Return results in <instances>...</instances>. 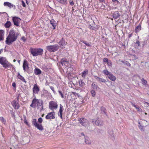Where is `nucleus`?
<instances>
[{"mask_svg":"<svg viewBox=\"0 0 149 149\" xmlns=\"http://www.w3.org/2000/svg\"><path fill=\"white\" fill-rule=\"evenodd\" d=\"M88 28L92 30L96 31L99 29V26L98 25H96L95 26H93L91 25H89L88 26Z\"/></svg>","mask_w":149,"mask_h":149,"instance_id":"18","label":"nucleus"},{"mask_svg":"<svg viewBox=\"0 0 149 149\" xmlns=\"http://www.w3.org/2000/svg\"><path fill=\"white\" fill-rule=\"evenodd\" d=\"M104 73L105 74L107 75L108 76L111 73L109 72L107 70H104L103 71Z\"/></svg>","mask_w":149,"mask_h":149,"instance_id":"37","label":"nucleus"},{"mask_svg":"<svg viewBox=\"0 0 149 149\" xmlns=\"http://www.w3.org/2000/svg\"><path fill=\"white\" fill-rule=\"evenodd\" d=\"M41 71L39 68H36L34 70V73L36 75H38L41 73Z\"/></svg>","mask_w":149,"mask_h":149,"instance_id":"20","label":"nucleus"},{"mask_svg":"<svg viewBox=\"0 0 149 149\" xmlns=\"http://www.w3.org/2000/svg\"><path fill=\"white\" fill-rule=\"evenodd\" d=\"M85 142L87 144H90L91 143V141L90 140L89 138L88 137H85Z\"/></svg>","mask_w":149,"mask_h":149,"instance_id":"25","label":"nucleus"},{"mask_svg":"<svg viewBox=\"0 0 149 149\" xmlns=\"http://www.w3.org/2000/svg\"><path fill=\"white\" fill-rule=\"evenodd\" d=\"M135 108L137 109L138 111H140L141 110V109L139 107H136Z\"/></svg>","mask_w":149,"mask_h":149,"instance_id":"55","label":"nucleus"},{"mask_svg":"<svg viewBox=\"0 0 149 149\" xmlns=\"http://www.w3.org/2000/svg\"><path fill=\"white\" fill-rule=\"evenodd\" d=\"M3 67L5 68H13V65L9 62L7 60L2 65Z\"/></svg>","mask_w":149,"mask_h":149,"instance_id":"11","label":"nucleus"},{"mask_svg":"<svg viewBox=\"0 0 149 149\" xmlns=\"http://www.w3.org/2000/svg\"><path fill=\"white\" fill-rule=\"evenodd\" d=\"M43 102L42 100L35 98L32 100L30 106L34 108L37 106L38 109H40V111H41L43 109Z\"/></svg>","mask_w":149,"mask_h":149,"instance_id":"2","label":"nucleus"},{"mask_svg":"<svg viewBox=\"0 0 149 149\" xmlns=\"http://www.w3.org/2000/svg\"><path fill=\"white\" fill-rule=\"evenodd\" d=\"M59 46L57 45L47 46L46 49L50 52H54L57 51L59 48Z\"/></svg>","mask_w":149,"mask_h":149,"instance_id":"4","label":"nucleus"},{"mask_svg":"<svg viewBox=\"0 0 149 149\" xmlns=\"http://www.w3.org/2000/svg\"><path fill=\"white\" fill-rule=\"evenodd\" d=\"M119 61H120V62H121L122 63H124V64H125V62H124V61H123L122 60L119 59Z\"/></svg>","mask_w":149,"mask_h":149,"instance_id":"59","label":"nucleus"},{"mask_svg":"<svg viewBox=\"0 0 149 149\" xmlns=\"http://www.w3.org/2000/svg\"><path fill=\"white\" fill-rule=\"evenodd\" d=\"M50 24L52 25V26L53 27V29H55V27H56V22L54 19H52L50 21Z\"/></svg>","mask_w":149,"mask_h":149,"instance_id":"27","label":"nucleus"},{"mask_svg":"<svg viewBox=\"0 0 149 149\" xmlns=\"http://www.w3.org/2000/svg\"><path fill=\"white\" fill-rule=\"evenodd\" d=\"M55 113L54 112H52L48 113L46 116L45 118L46 119H52L55 118Z\"/></svg>","mask_w":149,"mask_h":149,"instance_id":"10","label":"nucleus"},{"mask_svg":"<svg viewBox=\"0 0 149 149\" xmlns=\"http://www.w3.org/2000/svg\"><path fill=\"white\" fill-rule=\"evenodd\" d=\"M35 127L40 130L42 131L43 130V127L41 124H38Z\"/></svg>","mask_w":149,"mask_h":149,"instance_id":"29","label":"nucleus"},{"mask_svg":"<svg viewBox=\"0 0 149 149\" xmlns=\"http://www.w3.org/2000/svg\"><path fill=\"white\" fill-rule=\"evenodd\" d=\"M99 1H100V2H104L105 0H98Z\"/></svg>","mask_w":149,"mask_h":149,"instance_id":"61","label":"nucleus"},{"mask_svg":"<svg viewBox=\"0 0 149 149\" xmlns=\"http://www.w3.org/2000/svg\"><path fill=\"white\" fill-rule=\"evenodd\" d=\"M59 3L63 5H66L68 3L67 0H56Z\"/></svg>","mask_w":149,"mask_h":149,"instance_id":"24","label":"nucleus"},{"mask_svg":"<svg viewBox=\"0 0 149 149\" xmlns=\"http://www.w3.org/2000/svg\"><path fill=\"white\" fill-rule=\"evenodd\" d=\"M58 107L56 102L54 101H51L49 102V107L51 110L53 111L54 109H56Z\"/></svg>","mask_w":149,"mask_h":149,"instance_id":"5","label":"nucleus"},{"mask_svg":"<svg viewBox=\"0 0 149 149\" xmlns=\"http://www.w3.org/2000/svg\"><path fill=\"white\" fill-rule=\"evenodd\" d=\"M11 25V23L10 21H7L4 24V26L6 28H9Z\"/></svg>","mask_w":149,"mask_h":149,"instance_id":"30","label":"nucleus"},{"mask_svg":"<svg viewBox=\"0 0 149 149\" xmlns=\"http://www.w3.org/2000/svg\"><path fill=\"white\" fill-rule=\"evenodd\" d=\"M139 127L141 131H143V127L141 125H139Z\"/></svg>","mask_w":149,"mask_h":149,"instance_id":"47","label":"nucleus"},{"mask_svg":"<svg viewBox=\"0 0 149 149\" xmlns=\"http://www.w3.org/2000/svg\"><path fill=\"white\" fill-rule=\"evenodd\" d=\"M107 64L109 66H111L112 65V63L111 61L109 60L107 62Z\"/></svg>","mask_w":149,"mask_h":149,"instance_id":"43","label":"nucleus"},{"mask_svg":"<svg viewBox=\"0 0 149 149\" xmlns=\"http://www.w3.org/2000/svg\"><path fill=\"white\" fill-rule=\"evenodd\" d=\"M4 31L3 30H0V41L3 40V36L4 35Z\"/></svg>","mask_w":149,"mask_h":149,"instance_id":"26","label":"nucleus"},{"mask_svg":"<svg viewBox=\"0 0 149 149\" xmlns=\"http://www.w3.org/2000/svg\"><path fill=\"white\" fill-rule=\"evenodd\" d=\"M112 1L113 2V4L115 5L120 3V2L118 0H112Z\"/></svg>","mask_w":149,"mask_h":149,"instance_id":"35","label":"nucleus"},{"mask_svg":"<svg viewBox=\"0 0 149 149\" xmlns=\"http://www.w3.org/2000/svg\"><path fill=\"white\" fill-rule=\"evenodd\" d=\"M92 123L93 124H95L96 125L99 126H102L103 125V121L99 119L98 118L93 119Z\"/></svg>","mask_w":149,"mask_h":149,"instance_id":"6","label":"nucleus"},{"mask_svg":"<svg viewBox=\"0 0 149 149\" xmlns=\"http://www.w3.org/2000/svg\"><path fill=\"white\" fill-rule=\"evenodd\" d=\"M119 16H120V15L118 11L113 12V17L114 19H117Z\"/></svg>","mask_w":149,"mask_h":149,"instance_id":"19","label":"nucleus"},{"mask_svg":"<svg viewBox=\"0 0 149 149\" xmlns=\"http://www.w3.org/2000/svg\"><path fill=\"white\" fill-rule=\"evenodd\" d=\"M72 93L73 95H74L75 96H77L78 97H79L80 95L78 94V93L75 92H72Z\"/></svg>","mask_w":149,"mask_h":149,"instance_id":"44","label":"nucleus"},{"mask_svg":"<svg viewBox=\"0 0 149 149\" xmlns=\"http://www.w3.org/2000/svg\"><path fill=\"white\" fill-rule=\"evenodd\" d=\"M135 43L137 45L138 47L140 45V42L138 40H137Z\"/></svg>","mask_w":149,"mask_h":149,"instance_id":"48","label":"nucleus"},{"mask_svg":"<svg viewBox=\"0 0 149 149\" xmlns=\"http://www.w3.org/2000/svg\"><path fill=\"white\" fill-rule=\"evenodd\" d=\"M32 123L34 126H36L38 123H37L36 119H34L33 120Z\"/></svg>","mask_w":149,"mask_h":149,"instance_id":"34","label":"nucleus"},{"mask_svg":"<svg viewBox=\"0 0 149 149\" xmlns=\"http://www.w3.org/2000/svg\"><path fill=\"white\" fill-rule=\"evenodd\" d=\"M50 88L52 90V91H53V92L54 93H55V91H54V87L52 86H50Z\"/></svg>","mask_w":149,"mask_h":149,"instance_id":"52","label":"nucleus"},{"mask_svg":"<svg viewBox=\"0 0 149 149\" xmlns=\"http://www.w3.org/2000/svg\"><path fill=\"white\" fill-rule=\"evenodd\" d=\"M132 33L130 34L128 36V37L129 38H130L132 36Z\"/></svg>","mask_w":149,"mask_h":149,"instance_id":"62","label":"nucleus"},{"mask_svg":"<svg viewBox=\"0 0 149 149\" xmlns=\"http://www.w3.org/2000/svg\"><path fill=\"white\" fill-rule=\"evenodd\" d=\"M91 92L93 97H94L96 95V92L94 90H91Z\"/></svg>","mask_w":149,"mask_h":149,"instance_id":"38","label":"nucleus"},{"mask_svg":"<svg viewBox=\"0 0 149 149\" xmlns=\"http://www.w3.org/2000/svg\"><path fill=\"white\" fill-rule=\"evenodd\" d=\"M3 49H1L0 50V54H1V52H3Z\"/></svg>","mask_w":149,"mask_h":149,"instance_id":"63","label":"nucleus"},{"mask_svg":"<svg viewBox=\"0 0 149 149\" xmlns=\"http://www.w3.org/2000/svg\"><path fill=\"white\" fill-rule=\"evenodd\" d=\"M141 26L140 25H139L135 28L134 30L135 32L136 33L138 32L141 30Z\"/></svg>","mask_w":149,"mask_h":149,"instance_id":"32","label":"nucleus"},{"mask_svg":"<svg viewBox=\"0 0 149 149\" xmlns=\"http://www.w3.org/2000/svg\"><path fill=\"white\" fill-rule=\"evenodd\" d=\"M40 91V89L36 84H35L33 88V94H38Z\"/></svg>","mask_w":149,"mask_h":149,"instance_id":"13","label":"nucleus"},{"mask_svg":"<svg viewBox=\"0 0 149 149\" xmlns=\"http://www.w3.org/2000/svg\"><path fill=\"white\" fill-rule=\"evenodd\" d=\"M7 60L6 58L5 57H0V64L3 65Z\"/></svg>","mask_w":149,"mask_h":149,"instance_id":"21","label":"nucleus"},{"mask_svg":"<svg viewBox=\"0 0 149 149\" xmlns=\"http://www.w3.org/2000/svg\"><path fill=\"white\" fill-rule=\"evenodd\" d=\"M22 5L24 7H25L26 6V4L23 1H22Z\"/></svg>","mask_w":149,"mask_h":149,"instance_id":"56","label":"nucleus"},{"mask_svg":"<svg viewBox=\"0 0 149 149\" xmlns=\"http://www.w3.org/2000/svg\"><path fill=\"white\" fill-rule=\"evenodd\" d=\"M105 8V6L104 5H103V4H102L101 7L100 8L102 9H104Z\"/></svg>","mask_w":149,"mask_h":149,"instance_id":"50","label":"nucleus"},{"mask_svg":"<svg viewBox=\"0 0 149 149\" xmlns=\"http://www.w3.org/2000/svg\"><path fill=\"white\" fill-rule=\"evenodd\" d=\"M88 71L87 70H86L82 72V77H83L85 78L86 76L88 74Z\"/></svg>","mask_w":149,"mask_h":149,"instance_id":"31","label":"nucleus"},{"mask_svg":"<svg viewBox=\"0 0 149 149\" xmlns=\"http://www.w3.org/2000/svg\"><path fill=\"white\" fill-rule=\"evenodd\" d=\"M82 42L84 44H85L88 47H90L91 46V45L88 42H87L85 40H83L82 41Z\"/></svg>","mask_w":149,"mask_h":149,"instance_id":"36","label":"nucleus"},{"mask_svg":"<svg viewBox=\"0 0 149 149\" xmlns=\"http://www.w3.org/2000/svg\"><path fill=\"white\" fill-rule=\"evenodd\" d=\"M22 66L24 72H25L26 69H28L29 68L28 63L26 60H24Z\"/></svg>","mask_w":149,"mask_h":149,"instance_id":"16","label":"nucleus"},{"mask_svg":"<svg viewBox=\"0 0 149 149\" xmlns=\"http://www.w3.org/2000/svg\"><path fill=\"white\" fill-rule=\"evenodd\" d=\"M61 64L65 68L68 67L69 65V61L67 60V59L65 58L61 59Z\"/></svg>","mask_w":149,"mask_h":149,"instance_id":"9","label":"nucleus"},{"mask_svg":"<svg viewBox=\"0 0 149 149\" xmlns=\"http://www.w3.org/2000/svg\"><path fill=\"white\" fill-rule=\"evenodd\" d=\"M12 86L15 89L16 88V83L15 82H13L12 84Z\"/></svg>","mask_w":149,"mask_h":149,"instance_id":"51","label":"nucleus"},{"mask_svg":"<svg viewBox=\"0 0 149 149\" xmlns=\"http://www.w3.org/2000/svg\"><path fill=\"white\" fill-rule=\"evenodd\" d=\"M92 86L93 89H97V86L94 83H93L92 84Z\"/></svg>","mask_w":149,"mask_h":149,"instance_id":"40","label":"nucleus"},{"mask_svg":"<svg viewBox=\"0 0 149 149\" xmlns=\"http://www.w3.org/2000/svg\"><path fill=\"white\" fill-rule=\"evenodd\" d=\"M108 59L107 58H104L103 59V61L105 62H106L107 63L108 61H109Z\"/></svg>","mask_w":149,"mask_h":149,"instance_id":"54","label":"nucleus"},{"mask_svg":"<svg viewBox=\"0 0 149 149\" xmlns=\"http://www.w3.org/2000/svg\"><path fill=\"white\" fill-rule=\"evenodd\" d=\"M58 92L61 95V97L62 98H63L64 97L63 94L62 92L61 91L59 90L58 91Z\"/></svg>","mask_w":149,"mask_h":149,"instance_id":"45","label":"nucleus"},{"mask_svg":"<svg viewBox=\"0 0 149 149\" xmlns=\"http://www.w3.org/2000/svg\"><path fill=\"white\" fill-rule=\"evenodd\" d=\"M58 44L60 46H63L65 45V41L63 38H62L60 41L59 42Z\"/></svg>","mask_w":149,"mask_h":149,"instance_id":"28","label":"nucleus"},{"mask_svg":"<svg viewBox=\"0 0 149 149\" xmlns=\"http://www.w3.org/2000/svg\"><path fill=\"white\" fill-rule=\"evenodd\" d=\"M0 120L4 124L6 123V121L4 120V118L2 117H0Z\"/></svg>","mask_w":149,"mask_h":149,"instance_id":"39","label":"nucleus"},{"mask_svg":"<svg viewBox=\"0 0 149 149\" xmlns=\"http://www.w3.org/2000/svg\"><path fill=\"white\" fill-rule=\"evenodd\" d=\"M95 78L98 82L100 83L104 82L105 83L107 82L106 80L102 78H100L97 76L95 75L94 76Z\"/></svg>","mask_w":149,"mask_h":149,"instance_id":"17","label":"nucleus"},{"mask_svg":"<svg viewBox=\"0 0 149 149\" xmlns=\"http://www.w3.org/2000/svg\"><path fill=\"white\" fill-rule=\"evenodd\" d=\"M81 136H84V133L82 132L81 133Z\"/></svg>","mask_w":149,"mask_h":149,"instance_id":"64","label":"nucleus"},{"mask_svg":"<svg viewBox=\"0 0 149 149\" xmlns=\"http://www.w3.org/2000/svg\"><path fill=\"white\" fill-rule=\"evenodd\" d=\"M17 78L21 80L22 81H23L24 82L26 83V81H25V79H24V78L19 73H18V75H17Z\"/></svg>","mask_w":149,"mask_h":149,"instance_id":"23","label":"nucleus"},{"mask_svg":"<svg viewBox=\"0 0 149 149\" xmlns=\"http://www.w3.org/2000/svg\"><path fill=\"white\" fill-rule=\"evenodd\" d=\"M63 110V106L61 104H60V105L59 110L58 112V116H60L61 119L63 118L62 115Z\"/></svg>","mask_w":149,"mask_h":149,"instance_id":"15","label":"nucleus"},{"mask_svg":"<svg viewBox=\"0 0 149 149\" xmlns=\"http://www.w3.org/2000/svg\"><path fill=\"white\" fill-rule=\"evenodd\" d=\"M21 39L24 42H25L26 40V39L24 36H22L21 38Z\"/></svg>","mask_w":149,"mask_h":149,"instance_id":"53","label":"nucleus"},{"mask_svg":"<svg viewBox=\"0 0 149 149\" xmlns=\"http://www.w3.org/2000/svg\"><path fill=\"white\" fill-rule=\"evenodd\" d=\"M79 83L80 86L82 87L85 85V83L83 82V81L81 80H80L79 81Z\"/></svg>","mask_w":149,"mask_h":149,"instance_id":"33","label":"nucleus"},{"mask_svg":"<svg viewBox=\"0 0 149 149\" xmlns=\"http://www.w3.org/2000/svg\"><path fill=\"white\" fill-rule=\"evenodd\" d=\"M18 35V33L15 32L13 30H10L8 36L6 38V43L8 45L11 44L17 40Z\"/></svg>","mask_w":149,"mask_h":149,"instance_id":"1","label":"nucleus"},{"mask_svg":"<svg viewBox=\"0 0 149 149\" xmlns=\"http://www.w3.org/2000/svg\"><path fill=\"white\" fill-rule=\"evenodd\" d=\"M125 64L129 67L131 66V64L129 62L127 61L125 62Z\"/></svg>","mask_w":149,"mask_h":149,"instance_id":"46","label":"nucleus"},{"mask_svg":"<svg viewBox=\"0 0 149 149\" xmlns=\"http://www.w3.org/2000/svg\"><path fill=\"white\" fill-rule=\"evenodd\" d=\"M42 119L41 118H40L38 119V121L40 123H41L42 122Z\"/></svg>","mask_w":149,"mask_h":149,"instance_id":"49","label":"nucleus"},{"mask_svg":"<svg viewBox=\"0 0 149 149\" xmlns=\"http://www.w3.org/2000/svg\"><path fill=\"white\" fill-rule=\"evenodd\" d=\"M108 77L111 80L113 81H115L116 79V77L111 73L110 74Z\"/></svg>","mask_w":149,"mask_h":149,"instance_id":"22","label":"nucleus"},{"mask_svg":"<svg viewBox=\"0 0 149 149\" xmlns=\"http://www.w3.org/2000/svg\"><path fill=\"white\" fill-rule=\"evenodd\" d=\"M134 58L135 59H136L138 58V57L136 55H134Z\"/></svg>","mask_w":149,"mask_h":149,"instance_id":"60","label":"nucleus"},{"mask_svg":"<svg viewBox=\"0 0 149 149\" xmlns=\"http://www.w3.org/2000/svg\"><path fill=\"white\" fill-rule=\"evenodd\" d=\"M142 83L145 85H146L147 82V81L144 80V79H142L141 80Z\"/></svg>","mask_w":149,"mask_h":149,"instance_id":"42","label":"nucleus"},{"mask_svg":"<svg viewBox=\"0 0 149 149\" xmlns=\"http://www.w3.org/2000/svg\"><path fill=\"white\" fill-rule=\"evenodd\" d=\"M131 103L132 104V105L133 107H135V108H136V106L132 102H131Z\"/></svg>","mask_w":149,"mask_h":149,"instance_id":"57","label":"nucleus"},{"mask_svg":"<svg viewBox=\"0 0 149 149\" xmlns=\"http://www.w3.org/2000/svg\"><path fill=\"white\" fill-rule=\"evenodd\" d=\"M3 5L4 6L8 7L10 8H13L14 9H15L16 8L15 6V5H14L13 4H12L8 2H4L3 3Z\"/></svg>","mask_w":149,"mask_h":149,"instance_id":"14","label":"nucleus"},{"mask_svg":"<svg viewBox=\"0 0 149 149\" xmlns=\"http://www.w3.org/2000/svg\"><path fill=\"white\" fill-rule=\"evenodd\" d=\"M70 4L71 6H73L74 5V3L73 1H72L70 2Z\"/></svg>","mask_w":149,"mask_h":149,"instance_id":"58","label":"nucleus"},{"mask_svg":"<svg viewBox=\"0 0 149 149\" xmlns=\"http://www.w3.org/2000/svg\"><path fill=\"white\" fill-rule=\"evenodd\" d=\"M21 20V19L19 18L16 16L12 17V20L14 25L17 26H19V23Z\"/></svg>","mask_w":149,"mask_h":149,"instance_id":"7","label":"nucleus"},{"mask_svg":"<svg viewBox=\"0 0 149 149\" xmlns=\"http://www.w3.org/2000/svg\"><path fill=\"white\" fill-rule=\"evenodd\" d=\"M79 121L83 126H86L88 123V121L84 118H81L79 119Z\"/></svg>","mask_w":149,"mask_h":149,"instance_id":"8","label":"nucleus"},{"mask_svg":"<svg viewBox=\"0 0 149 149\" xmlns=\"http://www.w3.org/2000/svg\"><path fill=\"white\" fill-rule=\"evenodd\" d=\"M24 123L26 124L27 125H28V123L26 119V116H24Z\"/></svg>","mask_w":149,"mask_h":149,"instance_id":"41","label":"nucleus"},{"mask_svg":"<svg viewBox=\"0 0 149 149\" xmlns=\"http://www.w3.org/2000/svg\"><path fill=\"white\" fill-rule=\"evenodd\" d=\"M31 54L33 56L41 55L43 53V49L41 48H32L30 49Z\"/></svg>","mask_w":149,"mask_h":149,"instance_id":"3","label":"nucleus"},{"mask_svg":"<svg viewBox=\"0 0 149 149\" xmlns=\"http://www.w3.org/2000/svg\"><path fill=\"white\" fill-rule=\"evenodd\" d=\"M11 104L13 107L15 109H19V103L17 101L13 100L11 102Z\"/></svg>","mask_w":149,"mask_h":149,"instance_id":"12","label":"nucleus"}]
</instances>
